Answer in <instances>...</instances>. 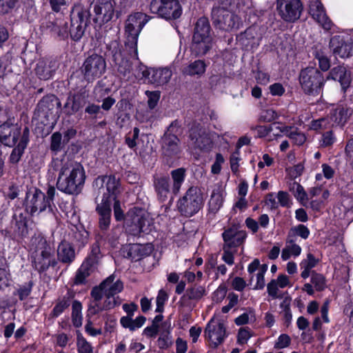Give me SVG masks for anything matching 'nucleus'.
<instances>
[{
  "label": "nucleus",
  "instance_id": "nucleus-2",
  "mask_svg": "<svg viewBox=\"0 0 353 353\" xmlns=\"http://www.w3.org/2000/svg\"><path fill=\"white\" fill-rule=\"evenodd\" d=\"M30 250L32 265L39 273L57 265V261L54 258V248L43 236L38 234L32 237Z\"/></svg>",
  "mask_w": 353,
  "mask_h": 353
},
{
  "label": "nucleus",
  "instance_id": "nucleus-6",
  "mask_svg": "<svg viewBox=\"0 0 353 353\" xmlns=\"http://www.w3.org/2000/svg\"><path fill=\"white\" fill-rule=\"evenodd\" d=\"M299 81L306 94L316 96L321 92L325 79L317 68L307 67L301 71Z\"/></svg>",
  "mask_w": 353,
  "mask_h": 353
},
{
  "label": "nucleus",
  "instance_id": "nucleus-39",
  "mask_svg": "<svg viewBox=\"0 0 353 353\" xmlns=\"http://www.w3.org/2000/svg\"><path fill=\"white\" fill-rule=\"evenodd\" d=\"M206 70V64L203 60H196L190 63L182 69V73L184 75L197 76L203 75Z\"/></svg>",
  "mask_w": 353,
  "mask_h": 353
},
{
  "label": "nucleus",
  "instance_id": "nucleus-27",
  "mask_svg": "<svg viewBox=\"0 0 353 353\" xmlns=\"http://www.w3.org/2000/svg\"><path fill=\"white\" fill-rule=\"evenodd\" d=\"M153 186L158 199L161 202L165 201L170 192L169 176L155 174L153 176Z\"/></svg>",
  "mask_w": 353,
  "mask_h": 353
},
{
  "label": "nucleus",
  "instance_id": "nucleus-38",
  "mask_svg": "<svg viewBox=\"0 0 353 353\" xmlns=\"http://www.w3.org/2000/svg\"><path fill=\"white\" fill-rule=\"evenodd\" d=\"M15 221L12 225L14 231L7 232L12 239L23 238L28 234L26 219L22 216H14Z\"/></svg>",
  "mask_w": 353,
  "mask_h": 353
},
{
  "label": "nucleus",
  "instance_id": "nucleus-47",
  "mask_svg": "<svg viewBox=\"0 0 353 353\" xmlns=\"http://www.w3.org/2000/svg\"><path fill=\"white\" fill-rule=\"evenodd\" d=\"M289 190L294 194V197L301 202L307 200V195L303 186L296 181L289 183Z\"/></svg>",
  "mask_w": 353,
  "mask_h": 353
},
{
  "label": "nucleus",
  "instance_id": "nucleus-51",
  "mask_svg": "<svg viewBox=\"0 0 353 353\" xmlns=\"http://www.w3.org/2000/svg\"><path fill=\"white\" fill-rule=\"evenodd\" d=\"M311 282L316 291L321 292L325 288V278L321 274L312 271L311 273Z\"/></svg>",
  "mask_w": 353,
  "mask_h": 353
},
{
  "label": "nucleus",
  "instance_id": "nucleus-34",
  "mask_svg": "<svg viewBox=\"0 0 353 353\" xmlns=\"http://www.w3.org/2000/svg\"><path fill=\"white\" fill-rule=\"evenodd\" d=\"M29 130L26 128L23 130V134L21 137L20 141L18 145L12 150L9 161L10 163L17 164L21 160L22 155L24 153V150L27 147L29 139Z\"/></svg>",
  "mask_w": 353,
  "mask_h": 353
},
{
  "label": "nucleus",
  "instance_id": "nucleus-61",
  "mask_svg": "<svg viewBox=\"0 0 353 353\" xmlns=\"http://www.w3.org/2000/svg\"><path fill=\"white\" fill-rule=\"evenodd\" d=\"M278 117V114L273 109H267L261 111L259 120L263 122H271Z\"/></svg>",
  "mask_w": 353,
  "mask_h": 353
},
{
  "label": "nucleus",
  "instance_id": "nucleus-46",
  "mask_svg": "<svg viewBox=\"0 0 353 353\" xmlns=\"http://www.w3.org/2000/svg\"><path fill=\"white\" fill-rule=\"evenodd\" d=\"M205 288L201 285H194L187 289L185 294L181 297L182 301L199 300L205 294Z\"/></svg>",
  "mask_w": 353,
  "mask_h": 353
},
{
  "label": "nucleus",
  "instance_id": "nucleus-8",
  "mask_svg": "<svg viewBox=\"0 0 353 353\" xmlns=\"http://www.w3.org/2000/svg\"><path fill=\"white\" fill-rule=\"evenodd\" d=\"M148 16L142 12H136L129 16L125 23L126 41L125 44L130 46L131 52L136 54L139 34L148 22Z\"/></svg>",
  "mask_w": 353,
  "mask_h": 353
},
{
  "label": "nucleus",
  "instance_id": "nucleus-26",
  "mask_svg": "<svg viewBox=\"0 0 353 353\" xmlns=\"http://www.w3.org/2000/svg\"><path fill=\"white\" fill-rule=\"evenodd\" d=\"M152 247L141 244H130L125 245L122 253L125 258L134 261L141 260L142 258L148 256L152 252Z\"/></svg>",
  "mask_w": 353,
  "mask_h": 353
},
{
  "label": "nucleus",
  "instance_id": "nucleus-60",
  "mask_svg": "<svg viewBox=\"0 0 353 353\" xmlns=\"http://www.w3.org/2000/svg\"><path fill=\"white\" fill-rule=\"evenodd\" d=\"M168 295L165 291L163 290H160L159 291L157 297V308L156 312H162L163 311V307L165 302L168 300Z\"/></svg>",
  "mask_w": 353,
  "mask_h": 353
},
{
  "label": "nucleus",
  "instance_id": "nucleus-5",
  "mask_svg": "<svg viewBox=\"0 0 353 353\" xmlns=\"http://www.w3.org/2000/svg\"><path fill=\"white\" fill-rule=\"evenodd\" d=\"M204 203L203 194L196 186L190 187L177 202V208L181 215L191 217L202 208Z\"/></svg>",
  "mask_w": 353,
  "mask_h": 353
},
{
  "label": "nucleus",
  "instance_id": "nucleus-53",
  "mask_svg": "<svg viewBox=\"0 0 353 353\" xmlns=\"http://www.w3.org/2000/svg\"><path fill=\"white\" fill-rule=\"evenodd\" d=\"M85 113L92 119L101 118L103 114V111L101 110V106L94 103L88 104L85 108Z\"/></svg>",
  "mask_w": 353,
  "mask_h": 353
},
{
  "label": "nucleus",
  "instance_id": "nucleus-24",
  "mask_svg": "<svg viewBox=\"0 0 353 353\" xmlns=\"http://www.w3.org/2000/svg\"><path fill=\"white\" fill-rule=\"evenodd\" d=\"M21 134V129L9 122H5L0 125V141L5 145L14 146Z\"/></svg>",
  "mask_w": 353,
  "mask_h": 353
},
{
  "label": "nucleus",
  "instance_id": "nucleus-15",
  "mask_svg": "<svg viewBox=\"0 0 353 353\" xmlns=\"http://www.w3.org/2000/svg\"><path fill=\"white\" fill-rule=\"evenodd\" d=\"M89 97L86 86H80L70 91L64 105L66 114L72 115L82 109L88 101Z\"/></svg>",
  "mask_w": 353,
  "mask_h": 353
},
{
  "label": "nucleus",
  "instance_id": "nucleus-57",
  "mask_svg": "<svg viewBox=\"0 0 353 353\" xmlns=\"http://www.w3.org/2000/svg\"><path fill=\"white\" fill-rule=\"evenodd\" d=\"M276 125V124L275 123H273L269 126L257 125L255 128H252V130H256L257 137L261 138L268 136L272 132H273L274 127Z\"/></svg>",
  "mask_w": 353,
  "mask_h": 353
},
{
  "label": "nucleus",
  "instance_id": "nucleus-18",
  "mask_svg": "<svg viewBox=\"0 0 353 353\" xmlns=\"http://www.w3.org/2000/svg\"><path fill=\"white\" fill-rule=\"evenodd\" d=\"M205 336L210 341V345L216 348L221 344L226 336L225 327L223 323L212 319L206 325L204 331Z\"/></svg>",
  "mask_w": 353,
  "mask_h": 353
},
{
  "label": "nucleus",
  "instance_id": "nucleus-1",
  "mask_svg": "<svg viewBox=\"0 0 353 353\" xmlns=\"http://www.w3.org/2000/svg\"><path fill=\"white\" fill-rule=\"evenodd\" d=\"M60 163L59 176L57 181V188L61 192L70 194L77 195L83 190L86 175L83 165L72 161H54L55 166Z\"/></svg>",
  "mask_w": 353,
  "mask_h": 353
},
{
  "label": "nucleus",
  "instance_id": "nucleus-32",
  "mask_svg": "<svg viewBox=\"0 0 353 353\" xmlns=\"http://www.w3.org/2000/svg\"><path fill=\"white\" fill-rule=\"evenodd\" d=\"M56 68L57 62L55 61L41 59L37 63L35 72L40 79L47 80L52 77Z\"/></svg>",
  "mask_w": 353,
  "mask_h": 353
},
{
  "label": "nucleus",
  "instance_id": "nucleus-49",
  "mask_svg": "<svg viewBox=\"0 0 353 353\" xmlns=\"http://www.w3.org/2000/svg\"><path fill=\"white\" fill-rule=\"evenodd\" d=\"M77 345L79 353H94L91 344L87 341L81 333L77 334Z\"/></svg>",
  "mask_w": 353,
  "mask_h": 353
},
{
  "label": "nucleus",
  "instance_id": "nucleus-37",
  "mask_svg": "<svg viewBox=\"0 0 353 353\" xmlns=\"http://www.w3.org/2000/svg\"><path fill=\"white\" fill-rule=\"evenodd\" d=\"M100 312L89 303L87 314H86V323L85 325V332L92 336H96L102 334L101 327L94 328V321L92 320L94 316L99 314Z\"/></svg>",
  "mask_w": 353,
  "mask_h": 353
},
{
  "label": "nucleus",
  "instance_id": "nucleus-17",
  "mask_svg": "<svg viewBox=\"0 0 353 353\" xmlns=\"http://www.w3.org/2000/svg\"><path fill=\"white\" fill-rule=\"evenodd\" d=\"M352 46V39L348 35H334L330 38L329 42V48L336 57H350L351 56Z\"/></svg>",
  "mask_w": 353,
  "mask_h": 353
},
{
  "label": "nucleus",
  "instance_id": "nucleus-9",
  "mask_svg": "<svg viewBox=\"0 0 353 353\" xmlns=\"http://www.w3.org/2000/svg\"><path fill=\"white\" fill-rule=\"evenodd\" d=\"M106 70L105 59L99 54H92L88 57L81 67L83 79L88 83L100 78Z\"/></svg>",
  "mask_w": 353,
  "mask_h": 353
},
{
  "label": "nucleus",
  "instance_id": "nucleus-3",
  "mask_svg": "<svg viewBox=\"0 0 353 353\" xmlns=\"http://www.w3.org/2000/svg\"><path fill=\"white\" fill-rule=\"evenodd\" d=\"M107 52L109 56H111L121 78L129 79L132 70L130 59H138V50L137 49L136 54H134L131 52L130 46H127L125 44L123 46L116 40L112 41L107 45Z\"/></svg>",
  "mask_w": 353,
  "mask_h": 353
},
{
  "label": "nucleus",
  "instance_id": "nucleus-43",
  "mask_svg": "<svg viewBox=\"0 0 353 353\" xmlns=\"http://www.w3.org/2000/svg\"><path fill=\"white\" fill-rule=\"evenodd\" d=\"M223 203V194L219 189L213 190L208 202V211L210 214L215 215Z\"/></svg>",
  "mask_w": 353,
  "mask_h": 353
},
{
  "label": "nucleus",
  "instance_id": "nucleus-45",
  "mask_svg": "<svg viewBox=\"0 0 353 353\" xmlns=\"http://www.w3.org/2000/svg\"><path fill=\"white\" fill-rule=\"evenodd\" d=\"M146 319L143 316H139L134 320L130 316H123L120 320L121 325L125 328H129L131 331H134L141 327L145 323Z\"/></svg>",
  "mask_w": 353,
  "mask_h": 353
},
{
  "label": "nucleus",
  "instance_id": "nucleus-14",
  "mask_svg": "<svg viewBox=\"0 0 353 353\" xmlns=\"http://www.w3.org/2000/svg\"><path fill=\"white\" fill-rule=\"evenodd\" d=\"M276 9L284 21L294 23L300 18L303 5L301 0H276Z\"/></svg>",
  "mask_w": 353,
  "mask_h": 353
},
{
  "label": "nucleus",
  "instance_id": "nucleus-41",
  "mask_svg": "<svg viewBox=\"0 0 353 353\" xmlns=\"http://www.w3.org/2000/svg\"><path fill=\"white\" fill-rule=\"evenodd\" d=\"M210 35V26L207 18L201 17L196 23L192 38L207 39Z\"/></svg>",
  "mask_w": 353,
  "mask_h": 353
},
{
  "label": "nucleus",
  "instance_id": "nucleus-30",
  "mask_svg": "<svg viewBox=\"0 0 353 353\" xmlns=\"http://www.w3.org/2000/svg\"><path fill=\"white\" fill-rule=\"evenodd\" d=\"M57 261L65 265H70L76 259V252L73 245L66 241H62L57 249Z\"/></svg>",
  "mask_w": 353,
  "mask_h": 353
},
{
  "label": "nucleus",
  "instance_id": "nucleus-10",
  "mask_svg": "<svg viewBox=\"0 0 353 353\" xmlns=\"http://www.w3.org/2000/svg\"><path fill=\"white\" fill-rule=\"evenodd\" d=\"M188 138V146L192 150L208 152L212 148L213 143L210 134L200 124L192 125Z\"/></svg>",
  "mask_w": 353,
  "mask_h": 353
},
{
  "label": "nucleus",
  "instance_id": "nucleus-16",
  "mask_svg": "<svg viewBox=\"0 0 353 353\" xmlns=\"http://www.w3.org/2000/svg\"><path fill=\"white\" fill-rule=\"evenodd\" d=\"M26 208L31 215L40 213L48 208L52 210L51 205L47 201L46 194L36 188H30L26 192Z\"/></svg>",
  "mask_w": 353,
  "mask_h": 353
},
{
  "label": "nucleus",
  "instance_id": "nucleus-4",
  "mask_svg": "<svg viewBox=\"0 0 353 353\" xmlns=\"http://www.w3.org/2000/svg\"><path fill=\"white\" fill-rule=\"evenodd\" d=\"M211 20L215 28L224 31L238 29L240 25L239 17L227 9L221 0H218L214 5L211 12Z\"/></svg>",
  "mask_w": 353,
  "mask_h": 353
},
{
  "label": "nucleus",
  "instance_id": "nucleus-59",
  "mask_svg": "<svg viewBox=\"0 0 353 353\" xmlns=\"http://www.w3.org/2000/svg\"><path fill=\"white\" fill-rule=\"evenodd\" d=\"M223 255H222V259L223 261L229 265H232L234 263V254L236 252V250H232V248H228L225 245H223Z\"/></svg>",
  "mask_w": 353,
  "mask_h": 353
},
{
  "label": "nucleus",
  "instance_id": "nucleus-42",
  "mask_svg": "<svg viewBox=\"0 0 353 353\" xmlns=\"http://www.w3.org/2000/svg\"><path fill=\"white\" fill-rule=\"evenodd\" d=\"M352 114V110L344 107H338L331 114V122L339 125H343Z\"/></svg>",
  "mask_w": 353,
  "mask_h": 353
},
{
  "label": "nucleus",
  "instance_id": "nucleus-11",
  "mask_svg": "<svg viewBox=\"0 0 353 353\" xmlns=\"http://www.w3.org/2000/svg\"><path fill=\"white\" fill-rule=\"evenodd\" d=\"M181 125L177 120L172 121L168 127L161 138V148L163 154L169 157H173L181 152L180 139L177 136Z\"/></svg>",
  "mask_w": 353,
  "mask_h": 353
},
{
  "label": "nucleus",
  "instance_id": "nucleus-21",
  "mask_svg": "<svg viewBox=\"0 0 353 353\" xmlns=\"http://www.w3.org/2000/svg\"><path fill=\"white\" fill-rule=\"evenodd\" d=\"M142 71V77L148 79L149 82L157 85H161L167 83L171 77L172 71L168 68H150L147 69L146 67L141 66Z\"/></svg>",
  "mask_w": 353,
  "mask_h": 353
},
{
  "label": "nucleus",
  "instance_id": "nucleus-23",
  "mask_svg": "<svg viewBox=\"0 0 353 353\" xmlns=\"http://www.w3.org/2000/svg\"><path fill=\"white\" fill-rule=\"evenodd\" d=\"M222 236L224 245L235 249L244 243L247 237V233L244 230H239L238 226L233 225L225 230Z\"/></svg>",
  "mask_w": 353,
  "mask_h": 353
},
{
  "label": "nucleus",
  "instance_id": "nucleus-7",
  "mask_svg": "<svg viewBox=\"0 0 353 353\" xmlns=\"http://www.w3.org/2000/svg\"><path fill=\"white\" fill-rule=\"evenodd\" d=\"M90 11L81 4H75L70 12V28L68 31L71 39L79 41L84 34L90 19Z\"/></svg>",
  "mask_w": 353,
  "mask_h": 353
},
{
  "label": "nucleus",
  "instance_id": "nucleus-35",
  "mask_svg": "<svg viewBox=\"0 0 353 353\" xmlns=\"http://www.w3.org/2000/svg\"><path fill=\"white\" fill-rule=\"evenodd\" d=\"M212 37L207 39L192 38L191 49L196 57L205 55L212 46Z\"/></svg>",
  "mask_w": 353,
  "mask_h": 353
},
{
  "label": "nucleus",
  "instance_id": "nucleus-62",
  "mask_svg": "<svg viewBox=\"0 0 353 353\" xmlns=\"http://www.w3.org/2000/svg\"><path fill=\"white\" fill-rule=\"evenodd\" d=\"M32 283L30 281L19 287L17 291V294L21 301L25 300L31 293Z\"/></svg>",
  "mask_w": 353,
  "mask_h": 353
},
{
  "label": "nucleus",
  "instance_id": "nucleus-25",
  "mask_svg": "<svg viewBox=\"0 0 353 353\" xmlns=\"http://www.w3.org/2000/svg\"><path fill=\"white\" fill-rule=\"evenodd\" d=\"M56 105L60 106L61 102L54 95L43 97L37 104V112L39 117L49 120L54 115Z\"/></svg>",
  "mask_w": 353,
  "mask_h": 353
},
{
  "label": "nucleus",
  "instance_id": "nucleus-63",
  "mask_svg": "<svg viewBox=\"0 0 353 353\" xmlns=\"http://www.w3.org/2000/svg\"><path fill=\"white\" fill-rule=\"evenodd\" d=\"M319 261V259H316L312 254L308 253L307 258L301 261L300 266L311 270L318 264Z\"/></svg>",
  "mask_w": 353,
  "mask_h": 353
},
{
  "label": "nucleus",
  "instance_id": "nucleus-44",
  "mask_svg": "<svg viewBox=\"0 0 353 353\" xmlns=\"http://www.w3.org/2000/svg\"><path fill=\"white\" fill-rule=\"evenodd\" d=\"M171 176L173 181L172 192L174 194L179 192L181 185L184 182L185 176V170L180 168L171 172Z\"/></svg>",
  "mask_w": 353,
  "mask_h": 353
},
{
  "label": "nucleus",
  "instance_id": "nucleus-31",
  "mask_svg": "<svg viewBox=\"0 0 353 353\" xmlns=\"http://www.w3.org/2000/svg\"><path fill=\"white\" fill-rule=\"evenodd\" d=\"M94 271L93 261L88 259L85 260L77 270L73 283L76 285H85L87 283V279Z\"/></svg>",
  "mask_w": 353,
  "mask_h": 353
},
{
  "label": "nucleus",
  "instance_id": "nucleus-19",
  "mask_svg": "<svg viewBox=\"0 0 353 353\" xmlns=\"http://www.w3.org/2000/svg\"><path fill=\"white\" fill-rule=\"evenodd\" d=\"M94 12L95 17L93 21L95 23L101 25L110 21L114 13L112 0H96Z\"/></svg>",
  "mask_w": 353,
  "mask_h": 353
},
{
  "label": "nucleus",
  "instance_id": "nucleus-54",
  "mask_svg": "<svg viewBox=\"0 0 353 353\" xmlns=\"http://www.w3.org/2000/svg\"><path fill=\"white\" fill-rule=\"evenodd\" d=\"M103 308L107 310H111L121 303V299L117 294H104Z\"/></svg>",
  "mask_w": 353,
  "mask_h": 353
},
{
  "label": "nucleus",
  "instance_id": "nucleus-28",
  "mask_svg": "<svg viewBox=\"0 0 353 353\" xmlns=\"http://www.w3.org/2000/svg\"><path fill=\"white\" fill-rule=\"evenodd\" d=\"M326 79L339 81L342 90L345 92L352 82L351 72L345 66L337 65L331 69Z\"/></svg>",
  "mask_w": 353,
  "mask_h": 353
},
{
  "label": "nucleus",
  "instance_id": "nucleus-20",
  "mask_svg": "<svg viewBox=\"0 0 353 353\" xmlns=\"http://www.w3.org/2000/svg\"><path fill=\"white\" fill-rule=\"evenodd\" d=\"M309 12L312 17L326 31L330 30L334 26L327 17L325 10L319 0H312L309 3Z\"/></svg>",
  "mask_w": 353,
  "mask_h": 353
},
{
  "label": "nucleus",
  "instance_id": "nucleus-12",
  "mask_svg": "<svg viewBox=\"0 0 353 353\" xmlns=\"http://www.w3.org/2000/svg\"><path fill=\"white\" fill-rule=\"evenodd\" d=\"M150 9L152 13L166 20L178 19L182 13L178 0H152Z\"/></svg>",
  "mask_w": 353,
  "mask_h": 353
},
{
  "label": "nucleus",
  "instance_id": "nucleus-33",
  "mask_svg": "<svg viewBox=\"0 0 353 353\" xmlns=\"http://www.w3.org/2000/svg\"><path fill=\"white\" fill-rule=\"evenodd\" d=\"M74 294V292L68 290L65 294L62 296H59L55 301V305L53 307L50 316L56 318L60 316L66 309L70 305Z\"/></svg>",
  "mask_w": 353,
  "mask_h": 353
},
{
  "label": "nucleus",
  "instance_id": "nucleus-55",
  "mask_svg": "<svg viewBox=\"0 0 353 353\" xmlns=\"http://www.w3.org/2000/svg\"><path fill=\"white\" fill-rule=\"evenodd\" d=\"M139 129L135 127L133 128L132 132H130L125 135V143L130 149L136 148L137 140L139 138Z\"/></svg>",
  "mask_w": 353,
  "mask_h": 353
},
{
  "label": "nucleus",
  "instance_id": "nucleus-13",
  "mask_svg": "<svg viewBox=\"0 0 353 353\" xmlns=\"http://www.w3.org/2000/svg\"><path fill=\"white\" fill-rule=\"evenodd\" d=\"M93 187L98 189V194H102V199L105 197L112 202L117 199L120 194L119 180L114 175L98 176L93 182Z\"/></svg>",
  "mask_w": 353,
  "mask_h": 353
},
{
  "label": "nucleus",
  "instance_id": "nucleus-64",
  "mask_svg": "<svg viewBox=\"0 0 353 353\" xmlns=\"http://www.w3.org/2000/svg\"><path fill=\"white\" fill-rule=\"evenodd\" d=\"M74 239L79 246H83L87 243L88 233L85 230H77L74 232Z\"/></svg>",
  "mask_w": 353,
  "mask_h": 353
},
{
  "label": "nucleus",
  "instance_id": "nucleus-50",
  "mask_svg": "<svg viewBox=\"0 0 353 353\" xmlns=\"http://www.w3.org/2000/svg\"><path fill=\"white\" fill-rule=\"evenodd\" d=\"M50 150L55 154L60 152L65 143L62 141V134L56 132H54L50 137Z\"/></svg>",
  "mask_w": 353,
  "mask_h": 353
},
{
  "label": "nucleus",
  "instance_id": "nucleus-36",
  "mask_svg": "<svg viewBox=\"0 0 353 353\" xmlns=\"http://www.w3.org/2000/svg\"><path fill=\"white\" fill-rule=\"evenodd\" d=\"M104 294H118L123 289V284L119 279L115 281V276L111 274L101 283Z\"/></svg>",
  "mask_w": 353,
  "mask_h": 353
},
{
  "label": "nucleus",
  "instance_id": "nucleus-58",
  "mask_svg": "<svg viewBox=\"0 0 353 353\" xmlns=\"http://www.w3.org/2000/svg\"><path fill=\"white\" fill-rule=\"evenodd\" d=\"M315 58L319 61V68L323 71H327L330 68V59L323 52H316Z\"/></svg>",
  "mask_w": 353,
  "mask_h": 353
},
{
  "label": "nucleus",
  "instance_id": "nucleus-40",
  "mask_svg": "<svg viewBox=\"0 0 353 353\" xmlns=\"http://www.w3.org/2000/svg\"><path fill=\"white\" fill-rule=\"evenodd\" d=\"M310 234V230L307 226L299 224L296 226L292 227L288 232L286 243H293L297 241L298 236L306 240Z\"/></svg>",
  "mask_w": 353,
  "mask_h": 353
},
{
  "label": "nucleus",
  "instance_id": "nucleus-56",
  "mask_svg": "<svg viewBox=\"0 0 353 353\" xmlns=\"http://www.w3.org/2000/svg\"><path fill=\"white\" fill-rule=\"evenodd\" d=\"M145 95L148 97V105L150 109H154L159 101L161 92L159 91H145Z\"/></svg>",
  "mask_w": 353,
  "mask_h": 353
},
{
  "label": "nucleus",
  "instance_id": "nucleus-52",
  "mask_svg": "<svg viewBox=\"0 0 353 353\" xmlns=\"http://www.w3.org/2000/svg\"><path fill=\"white\" fill-rule=\"evenodd\" d=\"M333 125L334 123L331 122L330 117H325L312 121L310 124V128L313 130H326Z\"/></svg>",
  "mask_w": 353,
  "mask_h": 353
},
{
  "label": "nucleus",
  "instance_id": "nucleus-29",
  "mask_svg": "<svg viewBox=\"0 0 353 353\" xmlns=\"http://www.w3.org/2000/svg\"><path fill=\"white\" fill-rule=\"evenodd\" d=\"M42 28L55 38L65 39L68 37V27L66 21L59 19L46 21L42 24Z\"/></svg>",
  "mask_w": 353,
  "mask_h": 353
},
{
  "label": "nucleus",
  "instance_id": "nucleus-22",
  "mask_svg": "<svg viewBox=\"0 0 353 353\" xmlns=\"http://www.w3.org/2000/svg\"><path fill=\"white\" fill-rule=\"evenodd\" d=\"M96 212L99 215V227L101 231H106L109 229L111 222L112 202L108 201V199H101V202L98 203V197L96 198Z\"/></svg>",
  "mask_w": 353,
  "mask_h": 353
},
{
  "label": "nucleus",
  "instance_id": "nucleus-48",
  "mask_svg": "<svg viewBox=\"0 0 353 353\" xmlns=\"http://www.w3.org/2000/svg\"><path fill=\"white\" fill-rule=\"evenodd\" d=\"M128 219L126 221V228L128 231H135L136 233H140L143 231L144 219L139 215H134L132 219L131 223Z\"/></svg>",
  "mask_w": 353,
  "mask_h": 353
}]
</instances>
